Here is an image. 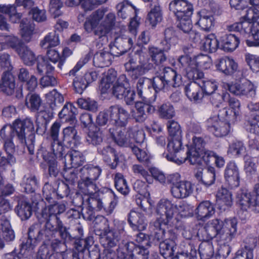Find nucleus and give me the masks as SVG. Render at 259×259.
Instances as JSON below:
<instances>
[{
  "instance_id": "nucleus-38",
  "label": "nucleus",
  "mask_w": 259,
  "mask_h": 259,
  "mask_svg": "<svg viewBox=\"0 0 259 259\" xmlns=\"http://www.w3.org/2000/svg\"><path fill=\"white\" fill-rule=\"evenodd\" d=\"M197 17L198 20L195 25L201 30L209 31L214 26L215 20L211 12L202 9L197 13Z\"/></svg>"
},
{
  "instance_id": "nucleus-43",
  "label": "nucleus",
  "mask_w": 259,
  "mask_h": 259,
  "mask_svg": "<svg viewBox=\"0 0 259 259\" xmlns=\"http://www.w3.org/2000/svg\"><path fill=\"white\" fill-rule=\"evenodd\" d=\"M78 109L71 102H66L61 110L58 112L59 118L65 122L74 123L76 120V116Z\"/></svg>"
},
{
  "instance_id": "nucleus-18",
  "label": "nucleus",
  "mask_w": 259,
  "mask_h": 259,
  "mask_svg": "<svg viewBox=\"0 0 259 259\" xmlns=\"http://www.w3.org/2000/svg\"><path fill=\"white\" fill-rule=\"evenodd\" d=\"M207 130L216 137H223L230 132L231 126L218 115L210 117L206 121Z\"/></svg>"
},
{
  "instance_id": "nucleus-61",
  "label": "nucleus",
  "mask_w": 259,
  "mask_h": 259,
  "mask_svg": "<svg viewBox=\"0 0 259 259\" xmlns=\"http://www.w3.org/2000/svg\"><path fill=\"white\" fill-rule=\"evenodd\" d=\"M114 227L112 229H110L111 231L113 233V237L115 238V244L114 247H116L119 243L120 239L122 237L126 236V232L124 230L126 225V222L124 221H120L117 219H114L113 221Z\"/></svg>"
},
{
  "instance_id": "nucleus-36",
  "label": "nucleus",
  "mask_w": 259,
  "mask_h": 259,
  "mask_svg": "<svg viewBox=\"0 0 259 259\" xmlns=\"http://www.w3.org/2000/svg\"><path fill=\"white\" fill-rule=\"evenodd\" d=\"M194 185L188 181H181L177 186L171 187V195L176 198H185L193 192Z\"/></svg>"
},
{
  "instance_id": "nucleus-6",
  "label": "nucleus",
  "mask_w": 259,
  "mask_h": 259,
  "mask_svg": "<svg viewBox=\"0 0 259 259\" xmlns=\"http://www.w3.org/2000/svg\"><path fill=\"white\" fill-rule=\"evenodd\" d=\"M35 214L39 224H34L29 227L28 235L30 238H34V243L42 242V244H49V206L44 200L36 204Z\"/></svg>"
},
{
  "instance_id": "nucleus-13",
  "label": "nucleus",
  "mask_w": 259,
  "mask_h": 259,
  "mask_svg": "<svg viewBox=\"0 0 259 259\" xmlns=\"http://www.w3.org/2000/svg\"><path fill=\"white\" fill-rule=\"evenodd\" d=\"M113 95L118 99H123L126 105H133L136 102L135 91L132 89L124 74H121L117 79L113 88Z\"/></svg>"
},
{
  "instance_id": "nucleus-8",
  "label": "nucleus",
  "mask_w": 259,
  "mask_h": 259,
  "mask_svg": "<svg viewBox=\"0 0 259 259\" xmlns=\"http://www.w3.org/2000/svg\"><path fill=\"white\" fill-rule=\"evenodd\" d=\"M237 224L235 218L226 219L224 222L219 219L212 220L205 227L208 239L217 237L218 239L231 242L236 234Z\"/></svg>"
},
{
  "instance_id": "nucleus-44",
  "label": "nucleus",
  "mask_w": 259,
  "mask_h": 259,
  "mask_svg": "<svg viewBox=\"0 0 259 259\" xmlns=\"http://www.w3.org/2000/svg\"><path fill=\"white\" fill-rule=\"evenodd\" d=\"M206 142L202 137L193 136L192 138V144L187 145V150L186 152V157L185 160H189L195 155H198L199 153L203 152L205 149Z\"/></svg>"
},
{
  "instance_id": "nucleus-16",
  "label": "nucleus",
  "mask_w": 259,
  "mask_h": 259,
  "mask_svg": "<svg viewBox=\"0 0 259 259\" xmlns=\"http://www.w3.org/2000/svg\"><path fill=\"white\" fill-rule=\"evenodd\" d=\"M118 259H148V248L137 246L133 242L119 244L117 249Z\"/></svg>"
},
{
  "instance_id": "nucleus-55",
  "label": "nucleus",
  "mask_w": 259,
  "mask_h": 259,
  "mask_svg": "<svg viewBox=\"0 0 259 259\" xmlns=\"http://www.w3.org/2000/svg\"><path fill=\"white\" fill-rule=\"evenodd\" d=\"M79 172L84 179L88 178L96 182L102 172V169L98 165L87 164L81 168Z\"/></svg>"
},
{
  "instance_id": "nucleus-50",
  "label": "nucleus",
  "mask_w": 259,
  "mask_h": 259,
  "mask_svg": "<svg viewBox=\"0 0 259 259\" xmlns=\"http://www.w3.org/2000/svg\"><path fill=\"white\" fill-rule=\"evenodd\" d=\"M15 89V80L14 76L10 71H5L0 82L1 91L7 95H12L14 93Z\"/></svg>"
},
{
  "instance_id": "nucleus-25",
  "label": "nucleus",
  "mask_w": 259,
  "mask_h": 259,
  "mask_svg": "<svg viewBox=\"0 0 259 259\" xmlns=\"http://www.w3.org/2000/svg\"><path fill=\"white\" fill-rule=\"evenodd\" d=\"M229 90L234 95L244 96L247 98H252L255 95V89L253 84L249 80L235 82L229 87Z\"/></svg>"
},
{
  "instance_id": "nucleus-10",
  "label": "nucleus",
  "mask_w": 259,
  "mask_h": 259,
  "mask_svg": "<svg viewBox=\"0 0 259 259\" xmlns=\"http://www.w3.org/2000/svg\"><path fill=\"white\" fill-rule=\"evenodd\" d=\"M144 85L143 78H140L136 84L137 95L139 98L142 100L134 103L136 111L133 113L132 116L136 122H143L146 120L147 117L146 113L152 114L156 110L155 107L152 105L155 101V99L147 98L143 96Z\"/></svg>"
},
{
  "instance_id": "nucleus-17",
  "label": "nucleus",
  "mask_w": 259,
  "mask_h": 259,
  "mask_svg": "<svg viewBox=\"0 0 259 259\" xmlns=\"http://www.w3.org/2000/svg\"><path fill=\"white\" fill-rule=\"evenodd\" d=\"M169 33H172L171 29L169 28L165 29L164 39L161 42L162 46V48H158L154 46L149 47V59L151 60L152 64L155 65V67L162 64L167 59L165 52H168L171 47L170 39L171 37L168 35Z\"/></svg>"
},
{
  "instance_id": "nucleus-35",
  "label": "nucleus",
  "mask_w": 259,
  "mask_h": 259,
  "mask_svg": "<svg viewBox=\"0 0 259 259\" xmlns=\"http://www.w3.org/2000/svg\"><path fill=\"white\" fill-rule=\"evenodd\" d=\"M214 213V205L208 200L201 202L195 209L196 218L203 222L209 219Z\"/></svg>"
},
{
  "instance_id": "nucleus-33",
  "label": "nucleus",
  "mask_w": 259,
  "mask_h": 259,
  "mask_svg": "<svg viewBox=\"0 0 259 259\" xmlns=\"http://www.w3.org/2000/svg\"><path fill=\"white\" fill-rule=\"evenodd\" d=\"M151 4V10L148 12L146 18V23L152 28L156 27L157 25L160 23L163 20V12L162 7L160 6L158 0Z\"/></svg>"
},
{
  "instance_id": "nucleus-7",
  "label": "nucleus",
  "mask_w": 259,
  "mask_h": 259,
  "mask_svg": "<svg viewBox=\"0 0 259 259\" xmlns=\"http://www.w3.org/2000/svg\"><path fill=\"white\" fill-rule=\"evenodd\" d=\"M169 10L176 18L177 27L185 33L193 34L191 20L193 5L187 0H171Z\"/></svg>"
},
{
  "instance_id": "nucleus-60",
  "label": "nucleus",
  "mask_w": 259,
  "mask_h": 259,
  "mask_svg": "<svg viewBox=\"0 0 259 259\" xmlns=\"http://www.w3.org/2000/svg\"><path fill=\"white\" fill-rule=\"evenodd\" d=\"M20 28L22 37L26 41H29L34 30L33 22L28 19H23L20 21Z\"/></svg>"
},
{
  "instance_id": "nucleus-39",
  "label": "nucleus",
  "mask_w": 259,
  "mask_h": 259,
  "mask_svg": "<svg viewBox=\"0 0 259 259\" xmlns=\"http://www.w3.org/2000/svg\"><path fill=\"white\" fill-rule=\"evenodd\" d=\"M117 14L118 17L125 19L132 17H137L138 9L127 1H123L116 6Z\"/></svg>"
},
{
  "instance_id": "nucleus-42",
  "label": "nucleus",
  "mask_w": 259,
  "mask_h": 259,
  "mask_svg": "<svg viewBox=\"0 0 259 259\" xmlns=\"http://www.w3.org/2000/svg\"><path fill=\"white\" fill-rule=\"evenodd\" d=\"M168 86L179 87L182 83V76L176 70L170 67H165L160 74Z\"/></svg>"
},
{
  "instance_id": "nucleus-34",
  "label": "nucleus",
  "mask_w": 259,
  "mask_h": 259,
  "mask_svg": "<svg viewBox=\"0 0 259 259\" xmlns=\"http://www.w3.org/2000/svg\"><path fill=\"white\" fill-rule=\"evenodd\" d=\"M109 133L114 142L119 146H124L130 141L128 128L126 126H113L109 128Z\"/></svg>"
},
{
  "instance_id": "nucleus-1",
  "label": "nucleus",
  "mask_w": 259,
  "mask_h": 259,
  "mask_svg": "<svg viewBox=\"0 0 259 259\" xmlns=\"http://www.w3.org/2000/svg\"><path fill=\"white\" fill-rule=\"evenodd\" d=\"M230 32L220 38V49L227 53L234 51L240 43L241 34H248L253 40L246 39L248 47H259V23L248 22H236L228 27Z\"/></svg>"
},
{
  "instance_id": "nucleus-9",
  "label": "nucleus",
  "mask_w": 259,
  "mask_h": 259,
  "mask_svg": "<svg viewBox=\"0 0 259 259\" xmlns=\"http://www.w3.org/2000/svg\"><path fill=\"white\" fill-rule=\"evenodd\" d=\"M66 210L63 203H55L50 204V235L53 238L56 235L65 240H70L71 235L60 220V215Z\"/></svg>"
},
{
  "instance_id": "nucleus-28",
  "label": "nucleus",
  "mask_w": 259,
  "mask_h": 259,
  "mask_svg": "<svg viewBox=\"0 0 259 259\" xmlns=\"http://www.w3.org/2000/svg\"><path fill=\"white\" fill-rule=\"evenodd\" d=\"M199 83L197 80H192L184 87L186 96L190 101L195 103L200 102L204 97L203 92Z\"/></svg>"
},
{
  "instance_id": "nucleus-23",
  "label": "nucleus",
  "mask_w": 259,
  "mask_h": 259,
  "mask_svg": "<svg viewBox=\"0 0 259 259\" xmlns=\"http://www.w3.org/2000/svg\"><path fill=\"white\" fill-rule=\"evenodd\" d=\"M224 178L226 184L231 189L238 187L240 184L239 169L236 162L231 160L227 163Z\"/></svg>"
},
{
  "instance_id": "nucleus-14",
  "label": "nucleus",
  "mask_w": 259,
  "mask_h": 259,
  "mask_svg": "<svg viewBox=\"0 0 259 259\" xmlns=\"http://www.w3.org/2000/svg\"><path fill=\"white\" fill-rule=\"evenodd\" d=\"M94 238L92 234H89L85 238H77L74 241V247L81 254L82 259H102V253H100L99 247L95 245Z\"/></svg>"
},
{
  "instance_id": "nucleus-46",
  "label": "nucleus",
  "mask_w": 259,
  "mask_h": 259,
  "mask_svg": "<svg viewBox=\"0 0 259 259\" xmlns=\"http://www.w3.org/2000/svg\"><path fill=\"white\" fill-rule=\"evenodd\" d=\"M63 242L59 239H53L51 242L50 247L51 249V254H50V259H61L62 256L64 255V253L67 250L66 249V245L65 242L72 241L76 239V238H72L71 236L70 240H65Z\"/></svg>"
},
{
  "instance_id": "nucleus-24",
  "label": "nucleus",
  "mask_w": 259,
  "mask_h": 259,
  "mask_svg": "<svg viewBox=\"0 0 259 259\" xmlns=\"http://www.w3.org/2000/svg\"><path fill=\"white\" fill-rule=\"evenodd\" d=\"M11 46L16 50L25 64L28 66L34 64L36 60L34 54L23 42L16 39L11 43Z\"/></svg>"
},
{
  "instance_id": "nucleus-54",
  "label": "nucleus",
  "mask_w": 259,
  "mask_h": 259,
  "mask_svg": "<svg viewBox=\"0 0 259 259\" xmlns=\"http://www.w3.org/2000/svg\"><path fill=\"white\" fill-rule=\"evenodd\" d=\"M103 139V131L96 125H92L89 129L86 136L88 144L94 146L100 145Z\"/></svg>"
},
{
  "instance_id": "nucleus-5",
  "label": "nucleus",
  "mask_w": 259,
  "mask_h": 259,
  "mask_svg": "<svg viewBox=\"0 0 259 259\" xmlns=\"http://www.w3.org/2000/svg\"><path fill=\"white\" fill-rule=\"evenodd\" d=\"M104 16V11L98 9L87 18L83 25L85 30L88 33L94 32L99 38L105 36L114 28L116 17L112 13H108L99 25L100 21Z\"/></svg>"
},
{
  "instance_id": "nucleus-20",
  "label": "nucleus",
  "mask_w": 259,
  "mask_h": 259,
  "mask_svg": "<svg viewBox=\"0 0 259 259\" xmlns=\"http://www.w3.org/2000/svg\"><path fill=\"white\" fill-rule=\"evenodd\" d=\"M99 76V72L91 69L82 75L75 77L73 86L75 93L81 94L92 82L95 81Z\"/></svg>"
},
{
  "instance_id": "nucleus-3",
  "label": "nucleus",
  "mask_w": 259,
  "mask_h": 259,
  "mask_svg": "<svg viewBox=\"0 0 259 259\" xmlns=\"http://www.w3.org/2000/svg\"><path fill=\"white\" fill-rule=\"evenodd\" d=\"M11 130V138L4 140L3 148L9 156H13L16 151L12 138L16 137L20 143L26 146L30 154L34 153L35 133L34 126L30 118L16 119L13 125H9Z\"/></svg>"
},
{
  "instance_id": "nucleus-62",
  "label": "nucleus",
  "mask_w": 259,
  "mask_h": 259,
  "mask_svg": "<svg viewBox=\"0 0 259 259\" xmlns=\"http://www.w3.org/2000/svg\"><path fill=\"white\" fill-rule=\"evenodd\" d=\"M167 87H168V84L166 83L164 79L162 78L160 74L156 75L152 79H149L148 89H150L152 88L154 90L153 96L155 99L156 98L157 94L160 91H163L165 88Z\"/></svg>"
},
{
  "instance_id": "nucleus-49",
  "label": "nucleus",
  "mask_w": 259,
  "mask_h": 259,
  "mask_svg": "<svg viewBox=\"0 0 259 259\" xmlns=\"http://www.w3.org/2000/svg\"><path fill=\"white\" fill-rule=\"evenodd\" d=\"M201 50L208 53H215L219 48L220 49V40L214 33H210L205 36L201 40Z\"/></svg>"
},
{
  "instance_id": "nucleus-22",
  "label": "nucleus",
  "mask_w": 259,
  "mask_h": 259,
  "mask_svg": "<svg viewBox=\"0 0 259 259\" xmlns=\"http://www.w3.org/2000/svg\"><path fill=\"white\" fill-rule=\"evenodd\" d=\"M216 70L226 76H233L239 72L238 63L231 57L224 56L215 60Z\"/></svg>"
},
{
  "instance_id": "nucleus-30",
  "label": "nucleus",
  "mask_w": 259,
  "mask_h": 259,
  "mask_svg": "<svg viewBox=\"0 0 259 259\" xmlns=\"http://www.w3.org/2000/svg\"><path fill=\"white\" fill-rule=\"evenodd\" d=\"M216 203L221 211H225L233 204L232 192L228 189L222 187L217 192Z\"/></svg>"
},
{
  "instance_id": "nucleus-63",
  "label": "nucleus",
  "mask_w": 259,
  "mask_h": 259,
  "mask_svg": "<svg viewBox=\"0 0 259 259\" xmlns=\"http://www.w3.org/2000/svg\"><path fill=\"white\" fill-rule=\"evenodd\" d=\"M130 147L132 152L139 162L143 163L147 166H150L151 159V156L150 154L135 145L131 144Z\"/></svg>"
},
{
  "instance_id": "nucleus-45",
  "label": "nucleus",
  "mask_w": 259,
  "mask_h": 259,
  "mask_svg": "<svg viewBox=\"0 0 259 259\" xmlns=\"http://www.w3.org/2000/svg\"><path fill=\"white\" fill-rule=\"evenodd\" d=\"M108 0H65V4L68 7L80 5L85 12L92 11L99 6L107 2Z\"/></svg>"
},
{
  "instance_id": "nucleus-19",
  "label": "nucleus",
  "mask_w": 259,
  "mask_h": 259,
  "mask_svg": "<svg viewBox=\"0 0 259 259\" xmlns=\"http://www.w3.org/2000/svg\"><path fill=\"white\" fill-rule=\"evenodd\" d=\"M61 127L59 122L55 121L50 130V136L53 139L51 143V152H50V158L61 159L64 154V147L62 142L58 139L59 132Z\"/></svg>"
},
{
  "instance_id": "nucleus-57",
  "label": "nucleus",
  "mask_w": 259,
  "mask_h": 259,
  "mask_svg": "<svg viewBox=\"0 0 259 259\" xmlns=\"http://www.w3.org/2000/svg\"><path fill=\"white\" fill-rule=\"evenodd\" d=\"M15 211L22 220H28L32 214V205L25 200L20 199L15 207Z\"/></svg>"
},
{
  "instance_id": "nucleus-11",
  "label": "nucleus",
  "mask_w": 259,
  "mask_h": 259,
  "mask_svg": "<svg viewBox=\"0 0 259 259\" xmlns=\"http://www.w3.org/2000/svg\"><path fill=\"white\" fill-rule=\"evenodd\" d=\"M236 204L243 211L250 209L259 212V184L254 185L252 192L243 189L239 191L236 196Z\"/></svg>"
},
{
  "instance_id": "nucleus-4",
  "label": "nucleus",
  "mask_w": 259,
  "mask_h": 259,
  "mask_svg": "<svg viewBox=\"0 0 259 259\" xmlns=\"http://www.w3.org/2000/svg\"><path fill=\"white\" fill-rule=\"evenodd\" d=\"M179 67L183 68L187 72L189 79L197 80L204 76L200 70H206L212 66V59L208 55L200 53L193 57L189 55H182L178 59Z\"/></svg>"
},
{
  "instance_id": "nucleus-26",
  "label": "nucleus",
  "mask_w": 259,
  "mask_h": 259,
  "mask_svg": "<svg viewBox=\"0 0 259 259\" xmlns=\"http://www.w3.org/2000/svg\"><path fill=\"white\" fill-rule=\"evenodd\" d=\"M257 238L248 236L244 238L235 252L245 259H253L254 250L257 245Z\"/></svg>"
},
{
  "instance_id": "nucleus-58",
  "label": "nucleus",
  "mask_w": 259,
  "mask_h": 259,
  "mask_svg": "<svg viewBox=\"0 0 259 259\" xmlns=\"http://www.w3.org/2000/svg\"><path fill=\"white\" fill-rule=\"evenodd\" d=\"M201 85L203 95H208L215 92L218 87V83L215 79L204 78L203 76L197 79Z\"/></svg>"
},
{
  "instance_id": "nucleus-51",
  "label": "nucleus",
  "mask_w": 259,
  "mask_h": 259,
  "mask_svg": "<svg viewBox=\"0 0 259 259\" xmlns=\"http://www.w3.org/2000/svg\"><path fill=\"white\" fill-rule=\"evenodd\" d=\"M98 152L104 156V160L107 162L111 161L112 158L113 162L110 164L111 169H115L119 163L118 154L116 150L109 145L104 147L102 149H98Z\"/></svg>"
},
{
  "instance_id": "nucleus-53",
  "label": "nucleus",
  "mask_w": 259,
  "mask_h": 259,
  "mask_svg": "<svg viewBox=\"0 0 259 259\" xmlns=\"http://www.w3.org/2000/svg\"><path fill=\"white\" fill-rule=\"evenodd\" d=\"M80 177L77 182L79 191L84 195H94L98 189L96 182L88 178L84 179L81 175Z\"/></svg>"
},
{
  "instance_id": "nucleus-12",
  "label": "nucleus",
  "mask_w": 259,
  "mask_h": 259,
  "mask_svg": "<svg viewBox=\"0 0 259 259\" xmlns=\"http://www.w3.org/2000/svg\"><path fill=\"white\" fill-rule=\"evenodd\" d=\"M95 233L100 236V241L104 248L114 247L116 240L113 237L108 219L103 215H97L93 219Z\"/></svg>"
},
{
  "instance_id": "nucleus-31",
  "label": "nucleus",
  "mask_w": 259,
  "mask_h": 259,
  "mask_svg": "<svg viewBox=\"0 0 259 259\" xmlns=\"http://www.w3.org/2000/svg\"><path fill=\"white\" fill-rule=\"evenodd\" d=\"M124 66L125 72L132 80L139 79V80L140 78H143L145 81V78L141 76L145 73L146 69L138 63L136 59L130 57L128 61L124 63Z\"/></svg>"
},
{
  "instance_id": "nucleus-27",
  "label": "nucleus",
  "mask_w": 259,
  "mask_h": 259,
  "mask_svg": "<svg viewBox=\"0 0 259 259\" xmlns=\"http://www.w3.org/2000/svg\"><path fill=\"white\" fill-rule=\"evenodd\" d=\"M162 240L159 243V251L161 255L165 259H184V258H182V254L189 253L190 252L183 251L179 254H175V250L177 248L176 242L169 240Z\"/></svg>"
},
{
  "instance_id": "nucleus-48",
  "label": "nucleus",
  "mask_w": 259,
  "mask_h": 259,
  "mask_svg": "<svg viewBox=\"0 0 259 259\" xmlns=\"http://www.w3.org/2000/svg\"><path fill=\"white\" fill-rule=\"evenodd\" d=\"M117 78V71L114 69H109L105 76L103 77L100 82L99 89L101 94L108 93L111 90V87L115 85L113 84ZM113 91V88H112Z\"/></svg>"
},
{
  "instance_id": "nucleus-40",
  "label": "nucleus",
  "mask_w": 259,
  "mask_h": 259,
  "mask_svg": "<svg viewBox=\"0 0 259 259\" xmlns=\"http://www.w3.org/2000/svg\"><path fill=\"white\" fill-rule=\"evenodd\" d=\"M146 218L144 214L131 210L127 215V222L134 231H142L147 227Z\"/></svg>"
},
{
  "instance_id": "nucleus-15",
  "label": "nucleus",
  "mask_w": 259,
  "mask_h": 259,
  "mask_svg": "<svg viewBox=\"0 0 259 259\" xmlns=\"http://www.w3.org/2000/svg\"><path fill=\"white\" fill-rule=\"evenodd\" d=\"M66 154L65 153L61 159H57L55 157L50 158V176L51 175L56 177L59 172V169L57 168V160H63V158H65L64 166L67 167V161L68 160L69 163H68L69 167L76 168L79 166L82 165L85 160L83 154L79 151L77 150L70 149Z\"/></svg>"
},
{
  "instance_id": "nucleus-41",
  "label": "nucleus",
  "mask_w": 259,
  "mask_h": 259,
  "mask_svg": "<svg viewBox=\"0 0 259 259\" xmlns=\"http://www.w3.org/2000/svg\"><path fill=\"white\" fill-rule=\"evenodd\" d=\"M215 152L209 150H204L198 155L192 156L188 162L191 164L202 165L203 164L209 166L213 165V161L216 155Z\"/></svg>"
},
{
  "instance_id": "nucleus-59",
  "label": "nucleus",
  "mask_w": 259,
  "mask_h": 259,
  "mask_svg": "<svg viewBox=\"0 0 259 259\" xmlns=\"http://www.w3.org/2000/svg\"><path fill=\"white\" fill-rule=\"evenodd\" d=\"M36 133L39 135L46 133L47 124L49 122V112L46 110H41L37 113L36 118Z\"/></svg>"
},
{
  "instance_id": "nucleus-47",
  "label": "nucleus",
  "mask_w": 259,
  "mask_h": 259,
  "mask_svg": "<svg viewBox=\"0 0 259 259\" xmlns=\"http://www.w3.org/2000/svg\"><path fill=\"white\" fill-rule=\"evenodd\" d=\"M64 102V98L56 89L50 91V110H51V115H50V120L53 118L54 115L58 112Z\"/></svg>"
},
{
  "instance_id": "nucleus-2",
  "label": "nucleus",
  "mask_w": 259,
  "mask_h": 259,
  "mask_svg": "<svg viewBox=\"0 0 259 259\" xmlns=\"http://www.w3.org/2000/svg\"><path fill=\"white\" fill-rule=\"evenodd\" d=\"M177 209V205L167 199H161L158 202L156 208L157 218L150 223V227L157 240L166 238L164 240L176 242L178 231L175 230L170 223Z\"/></svg>"
},
{
  "instance_id": "nucleus-56",
  "label": "nucleus",
  "mask_w": 259,
  "mask_h": 259,
  "mask_svg": "<svg viewBox=\"0 0 259 259\" xmlns=\"http://www.w3.org/2000/svg\"><path fill=\"white\" fill-rule=\"evenodd\" d=\"M15 237L14 231L12 229L9 221L7 219L2 220L0 227V238L4 244V247L5 246L4 241L10 242L13 241Z\"/></svg>"
},
{
  "instance_id": "nucleus-21",
  "label": "nucleus",
  "mask_w": 259,
  "mask_h": 259,
  "mask_svg": "<svg viewBox=\"0 0 259 259\" xmlns=\"http://www.w3.org/2000/svg\"><path fill=\"white\" fill-rule=\"evenodd\" d=\"M109 112L110 122L113 126H126L130 114L128 111L120 105H114L108 108Z\"/></svg>"
},
{
  "instance_id": "nucleus-37",
  "label": "nucleus",
  "mask_w": 259,
  "mask_h": 259,
  "mask_svg": "<svg viewBox=\"0 0 259 259\" xmlns=\"http://www.w3.org/2000/svg\"><path fill=\"white\" fill-rule=\"evenodd\" d=\"M41 47L46 50V56L39 55L37 58V68L40 74L49 73V35H46L40 42Z\"/></svg>"
},
{
  "instance_id": "nucleus-64",
  "label": "nucleus",
  "mask_w": 259,
  "mask_h": 259,
  "mask_svg": "<svg viewBox=\"0 0 259 259\" xmlns=\"http://www.w3.org/2000/svg\"><path fill=\"white\" fill-rule=\"evenodd\" d=\"M114 186L116 190L124 196L127 195L130 191L127 181L121 173L115 174L114 179Z\"/></svg>"
},
{
  "instance_id": "nucleus-52",
  "label": "nucleus",
  "mask_w": 259,
  "mask_h": 259,
  "mask_svg": "<svg viewBox=\"0 0 259 259\" xmlns=\"http://www.w3.org/2000/svg\"><path fill=\"white\" fill-rule=\"evenodd\" d=\"M68 26V23L67 21L61 19L57 20L54 26V33L52 34V32H50V55L52 53H55V51L51 48L56 47L60 44L59 34L57 32H62L64 29L67 28Z\"/></svg>"
},
{
  "instance_id": "nucleus-29",
  "label": "nucleus",
  "mask_w": 259,
  "mask_h": 259,
  "mask_svg": "<svg viewBox=\"0 0 259 259\" xmlns=\"http://www.w3.org/2000/svg\"><path fill=\"white\" fill-rule=\"evenodd\" d=\"M63 139L62 145L65 148L70 149L76 148L80 144V137L74 126H68L63 131Z\"/></svg>"
},
{
  "instance_id": "nucleus-32",
  "label": "nucleus",
  "mask_w": 259,
  "mask_h": 259,
  "mask_svg": "<svg viewBox=\"0 0 259 259\" xmlns=\"http://www.w3.org/2000/svg\"><path fill=\"white\" fill-rule=\"evenodd\" d=\"M168 141L167 152L164 153L163 154H165V158L167 160L177 162L178 160L177 154L181 150L182 147V136L168 137Z\"/></svg>"
}]
</instances>
